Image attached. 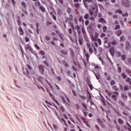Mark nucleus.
Listing matches in <instances>:
<instances>
[{"instance_id": "obj_1", "label": "nucleus", "mask_w": 131, "mask_h": 131, "mask_svg": "<svg viewBox=\"0 0 131 131\" xmlns=\"http://www.w3.org/2000/svg\"><path fill=\"white\" fill-rule=\"evenodd\" d=\"M121 3L126 8H129L130 7V2H129V0H122Z\"/></svg>"}, {"instance_id": "obj_2", "label": "nucleus", "mask_w": 131, "mask_h": 131, "mask_svg": "<svg viewBox=\"0 0 131 131\" xmlns=\"http://www.w3.org/2000/svg\"><path fill=\"white\" fill-rule=\"evenodd\" d=\"M25 49L26 50H28L29 51H30V52H31L32 54H34V55H35V56H37V54L35 53V51H33V49H32L30 45H27L25 47Z\"/></svg>"}, {"instance_id": "obj_3", "label": "nucleus", "mask_w": 131, "mask_h": 131, "mask_svg": "<svg viewBox=\"0 0 131 131\" xmlns=\"http://www.w3.org/2000/svg\"><path fill=\"white\" fill-rule=\"evenodd\" d=\"M113 94H115L114 95H112L111 96L112 99H113V101H117V97H118V95H119V93L117 92H114Z\"/></svg>"}, {"instance_id": "obj_4", "label": "nucleus", "mask_w": 131, "mask_h": 131, "mask_svg": "<svg viewBox=\"0 0 131 131\" xmlns=\"http://www.w3.org/2000/svg\"><path fill=\"white\" fill-rule=\"evenodd\" d=\"M38 69L39 70L40 73L41 74L43 75V73H45V67L42 64H40L38 66Z\"/></svg>"}, {"instance_id": "obj_5", "label": "nucleus", "mask_w": 131, "mask_h": 131, "mask_svg": "<svg viewBox=\"0 0 131 131\" xmlns=\"http://www.w3.org/2000/svg\"><path fill=\"white\" fill-rule=\"evenodd\" d=\"M85 56L87 62H86L85 61H84V64L85 66L86 67V65H88V63H89V61L90 60V54H89V53H85Z\"/></svg>"}, {"instance_id": "obj_6", "label": "nucleus", "mask_w": 131, "mask_h": 131, "mask_svg": "<svg viewBox=\"0 0 131 131\" xmlns=\"http://www.w3.org/2000/svg\"><path fill=\"white\" fill-rule=\"evenodd\" d=\"M61 99L62 100L63 102L64 103H67V102L69 103V98L67 96H61Z\"/></svg>"}, {"instance_id": "obj_7", "label": "nucleus", "mask_w": 131, "mask_h": 131, "mask_svg": "<svg viewBox=\"0 0 131 131\" xmlns=\"http://www.w3.org/2000/svg\"><path fill=\"white\" fill-rule=\"evenodd\" d=\"M104 43H107V47H108V48H111V42H109V39H108V38H104Z\"/></svg>"}, {"instance_id": "obj_8", "label": "nucleus", "mask_w": 131, "mask_h": 131, "mask_svg": "<svg viewBox=\"0 0 131 131\" xmlns=\"http://www.w3.org/2000/svg\"><path fill=\"white\" fill-rule=\"evenodd\" d=\"M92 47L95 52V54H97V49H96V48H98V43H97V42H94L93 45H92Z\"/></svg>"}, {"instance_id": "obj_9", "label": "nucleus", "mask_w": 131, "mask_h": 131, "mask_svg": "<svg viewBox=\"0 0 131 131\" xmlns=\"http://www.w3.org/2000/svg\"><path fill=\"white\" fill-rule=\"evenodd\" d=\"M48 92L49 93V96L51 98H52L53 100V101L54 102H55V103H56L57 104H58V101H57V100H55V97H54V96H53V94L51 93H50V92L49 91H48Z\"/></svg>"}, {"instance_id": "obj_10", "label": "nucleus", "mask_w": 131, "mask_h": 131, "mask_svg": "<svg viewBox=\"0 0 131 131\" xmlns=\"http://www.w3.org/2000/svg\"><path fill=\"white\" fill-rule=\"evenodd\" d=\"M110 53L112 56H114V53H115L114 48L112 47L110 49Z\"/></svg>"}, {"instance_id": "obj_11", "label": "nucleus", "mask_w": 131, "mask_h": 131, "mask_svg": "<svg viewBox=\"0 0 131 131\" xmlns=\"http://www.w3.org/2000/svg\"><path fill=\"white\" fill-rule=\"evenodd\" d=\"M130 49V44L129 43V42L126 41V51H128Z\"/></svg>"}, {"instance_id": "obj_12", "label": "nucleus", "mask_w": 131, "mask_h": 131, "mask_svg": "<svg viewBox=\"0 0 131 131\" xmlns=\"http://www.w3.org/2000/svg\"><path fill=\"white\" fill-rule=\"evenodd\" d=\"M18 31L19 32V35H24V31L23 30V29H22V28H19Z\"/></svg>"}, {"instance_id": "obj_13", "label": "nucleus", "mask_w": 131, "mask_h": 131, "mask_svg": "<svg viewBox=\"0 0 131 131\" xmlns=\"http://www.w3.org/2000/svg\"><path fill=\"white\" fill-rule=\"evenodd\" d=\"M118 104H119L120 106L121 107H125V104L121 100H119L118 102Z\"/></svg>"}, {"instance_id": "obj_14", "label": "nucleus", "mask_w": 131, "mask_h": 131, "mask_svg": "<svg viewBox=\"0 0 131 131\" xmlns=\"http://www.w3.org/2000/svg\"><path fill=\"white\" fill-rule=\"evenodd\" d=\"M123 89H124V91H129V89H130V86L126 85L124 86Z\"/></svg>"}, {"instance_id": "obj_15", "label": "nucleus", "mask_w": 131, "mask_h": 131, "mask_svg": "<svg viewBox=\"0 0 131 131\" xmlns=\"http://www.w3.org/2000/svg\"><path fill=\"white\" fill-rule=\"evenodd\" d=\"M60 53L62 55H68V52L66 50H61Z\"/></svg>"}, {"instance_id": "obj_16", "label": "nucleus", "mask_w": 131, "mask_h": 131, "mask_svg": "<svg viewBox=\"0 0 131 131\" xmlns=\"http://www.w3.org/2000/svg\"><path fill=\"white\" fill-rule=\"evenodd\" d=\"M97 38H98V36H94L93 35L91 37V39L92 40H93V41H96V40H97Z\"/></svg>"}, {"instance_id": "obj_17", "label": "nucleus", "mask_w": 131, "mask_h": 131, "mask_svg": "<svg viewBox=\"0 0 131 131\" xmlns=\"http://www.w3.org/2000/svg\"><path fill=\"white\" fill-rule=\"evenodd\" d=\"M39 9L41 11V12H42L43 13H45V12H46V9L45 8V7H43V6H41L39 7Z\"/></svg>"}, {"instance_id": "obj_18", "label": "nucleus", "mask_w": 131, "mask_h": 131, "mask_svg": "<svg viewBox=\"0 0 131 131\" xmlns=\"http://www.w3.org/2000/svg\"><path fill=\"white\" fill-rule=\"evenodd\" d=\"M112 89L113 90L115 91V92H118V91H119V89H118V88H117V86L115 85L113 86Z\"/></svg>"}, {"instance_id": "obj_19", "label": "nucleus", "mask_w": 131, "mask_h": 131, "mask_svg": "<svg viewBox=\"0 0 131 131\" xmlns=\"http://www.w3.org/2000/svg\"><path fill=\"white\" fill-rule=\"evenodd\" d=\"M24 73L25 74H26L27 75H28L29 74V71L27 69V68H26L25 70H24Z\"/></svg>"}, {"instance_id": "obj_20", "label": "nucleus", "mask_w": 131, "mask_h": 131, "mask_svg": "<svg viewBox=\"0 0 131 131\" xmlns=\"http://www.w3.org/2000/svg\"><path fill=\"white\" fill-rule=\"evenodd\" d=\"M38 79V80H39V81H41V82H42V81H43L44 80H46V79H45L43 77H41V76H39Z\"/></svg>"}, {"instance_id": "obj_21", "label": "nucleus", "mask_w": 131, "mask_h": 131, "mask_svg": "<svg viewBox=\"0 0 131 131\" xmlns=\"http://www.w3.org/2000/svg\"><path fill=\"white\" fill-rule=\"evenodd\" d=\"M97 79H99L101 78V75H100V73H98L97 74L95 73L94 74Z\"/></svg>"}, {"instance_id": "obj_22", "label": "nucleus", "mask_w": 131, "mask_h": 131, "mask_svg": "<svg viewBox=\"0 0 131 131\" xmlns=\"http://www.w3.org/2000/svg\"><path fill=\"white\" fill-rule=\"evenodd\" d=\"M122 61H124L126 59V55L123 54L121 56Z\"/></svg>"}, {"instance_id": "obj_23", "label": "nucleus", "mask_w": 131, "mask_h": 131, "mask_svg": "<svg viewBox=\"0 0 131 131\" xmlns=\"http://www.w3.org/2000/svg\"><path fill=\"white\" fill-rule=\"evenodd\" d=\"M47 26H51V25H55V23L52 21H47Z\"/></svg>"}, {"instance_id": "obj_24", "label": "nucleus", "mask_w": 131, "mask_h": 131, "mask_svg": "<svg viewBox=\"0 0 131 131\" xmlns=\"http://www.w3.org/2000/svg\"><path fill=\"white\" fill-rule=\"evenodd\" d=\"M83 41V39L81 37L79 38V42L80 46H82V42Z\"/></svg>"}, {"instance_id": "obj_25", "label": "nucleus", "mask_w": 131, "mask_h": 131, "mask_svg": "<svg viewBox=\"0 0 131 131\" xmlns=\"http://www.w3.org/2000/svg\"><path fill=\"white\" fill-rule=\"evenodd\" d=\"M116 57H119L121 56V53L118 52V51H116Z\"/></svg>"}, {"instance_id": "obj_26", "label": "nucleus", "mask_w": 131, "mask_h": 131, "mask_svg": "<svg viewBox=\"0 0 131 131\" xmlns=\"http://www.w3.org/2000/svg\"><path fill=\"white\" fill-rule=\"evenodd\" d=\"M121 98L123 99V100H127V96L125 94H122Z\"/></svg>"}, {"instance_id": "obj_27", "label": "nucleus", "mask_w": 131, "mask_h": 131, "mask_svg": "<svg viewBox=\"0 0 131 131\" xmlns=\"http://www.w3.org/2000/svg\"><path fill=\"white\" fill-rule=\"evenodd\" d=\"M121 33H122V31L120 30L117 31V35H118V36H120V35H121Z\"/></svg>"}, {"instance_id": "obj_28", "label": "nucleus", "mask_w": 131, "mask_h": 131, "mask_svg": "<svg viewBox=\"0 0 131 131\" xmlns=\"http://www.w3.org/2000/svg\"><path fill=\"white\" fill-rule=\"evenodd\" d=\"M99 22H102V23H106V20L103 18H101L99 19Z\"/></svg>"}, {"instance_id": "obj_29", "label": "nucleus", "mask_w": 131, "mask_h": 131, "mask_svg": "<svg viewBox=\"0 0 131 131\" xmlns=\"http://www.w3.org/2000/svg\"><path fill=\"white\" fill-rule=\"evenodd\" d=\"M88 49H89L90 54H92L94 53V51L93 50V48H92V47H90Z\"/></svg>"}, {"instance_id": "obj_30", "label": "nucleus", "mask_w": 131, "mask_h": 131, "mask_svg": "<svg viewBox=\"0 0 131 131\" xmlns=\"http://www.w3.org/2000/svg\"><path fill=\"white\" fill-rule=\"evenodd\" d=\"M126 73H127V74L130 75V76L131 77V71L130 70L127 69V70H126Z\"/></svg>"}, {"instance_id": "obj_31", "label": "nucleus", "mask_w": 131, "mask_h": 131, "mask_svg": "<svg viewBox=\"0 0 131 131\" xmlns=\"http://www.w3.org/2000/svg\"><path fill=\"white\" fill-rule=\"evenodd\" d=\"M103 32H104V33L107 32V26H104L103 27Z\"/></svg>"}, {"instance_id": "obj_32", "label": "nucleus", "mask_w": 131, "mask_h": 131, "mask_svg": "<svg viewBox=\"0 0 131 131\" xmlns=\"http://www.w3.org/2000/svg\"><path fill=\"white\" fill-rule=\"evenodd\" d=\"M51 39V37L49 36H45V40H47V41H49Z\"/></svg>"}, {"instance_id": "obj_33", "label": "nucleus", "mask_w": 131, "mask_h": 131, "mask_svg": "<svg viewBox=\"0 0 131 131\" xmlns=\"http://www.w3.org/2000/svg\"><path fill=\"white\" fill-rule=\"evenodd\" d=\"M71 54L72 58H74L75 56V54H74V52L73 51V50H71Z\"/></svg>"}, {"instance_id": "obj_34", "label": "nucleus", "mask_w": 131, "mask_h": 131, "mask_svg": "<svg viewBox=\"0 0 131 131\" xmlns=\"http://www.w3.org/2000/svg\"><path fill=\"white\" fill-rule=\"evenodd\" d=\"M111 43L113 46H116V45H117V41L116 40H114L111 42Z\"/></svg>"}, {"instance_id": "obj_35", "label": "nucleus", "mask_w": 131, "mask_h": 131, "mask_svg": "<svg viewBox=\"0 0 131 131\" xmlns=\"http://www.w3.org/2000/svg\"><path fill=\"white\" fill-rule=\"evenodd\" d=\"M124 40H125V38H124V36H121L120 37V41H124Z\"/></svg>"}, {"instance_id": "obj_36", "label": "nucleus", "mask_w": 131, "mask_h": 131, "mask_svg": "<svg viewBox=\"0 0 131 131\" xmlns=\"http://www.w3.org/2000/svg\"><path fill=\"white\" fill-rule=\"evenodd\" d=\"M122 77H123V78L124 79H125V78H126V77H127V76H126V75L124 73H123L122 74Z\"/></svg>"}, {"instance_id": "obj_37", "label": "nucleus", "mask_w": 131, "mask_h": 131, "mask_svg": "<svg viewBox=\"0 0 131 131\" xmlns=\"http://www.w3.org/2000/svg\"><path fill=\"white\" fill-rule=\"evenodd\" d=\"M39 53H40V54H41V55L42 56H45V55H46V53H45V51H42V50H40V51H39Z\"/></svg>"}, {"instance_id": "obj_38", "label": "nucleus", "mask_w": 131, "mask_h": 131, "mask_svg": "<svg viewBox=\"0 0 131 131\" xmlns=\"http://www.w3.org/2000/svg\"><path fill=\"white\" fill-rule=\"evenodd\" d=\"M118 121L120 124H122V123H123V121H122V120H121L120 118L118 119Z\"/></svg>"}, {"instance_id": "obj_39", "label": "nucleus", "mask_w": 131, "mask_h": 131, "mask_svg": "<svg viewBox=\"0 0 131 131\" xmlns=\"http://www.w3.org/2000/svg\"><path fill=\"white\" fill-rule=\"evenodd\" d=\"M86 46H87L88 49H89L90 48H92L91 45V43H90V42H87Z\"/></svg>"}, {"instance_id": "obj_40", "label": "nucleus", "mask_w": 131, "mask_h": 131, "mask_svg": "<svg viewBox=\"0 0 131 131\" xmlns=\"http://www.w3.org/2000/svg\"><path fill=\"white\" fill-rule=\"evenodd\" d=\"M43 63H44V64H45V65H46V66H47V67H49V66H50V64H49V63H48V61L44 60Z\"/></svg>"}, {"instance_id": "obj_41", "label": "nucleus", "mask_w": 131, "mask_h": 131, "mask_svg": "<svg viewBox=\"0 0 131 131\" xmlns=\"http://www.w3.org/2000/svg\"><path fill=\"white\" fill-rule=\"evenodd\" d=\"M95 69H96V70H99V69H101V67L99 66H95Z\"/></svg>"}, {"instance_id": "obj_42", "label": "nucleus", "mask_w": 131, "mask_h": 131, "mask_svg": "<svg viewBox=\"0 0 131 131\" xmlns=\"http://www.w3.org/2000/svg\"><path fill=\"white\" fill-rule=\"evenodd\" d=\"M96 40L98 42L99 46H101V45H102V42L101 41V39H97Z\"/></svg>"}, {"instance_id": "obj_43", "label": "nucleus", "mask_w": 131, "mask_h": 131, "mask_svg": "<svg viewBox=\"0 0 131 131\" xmlns=\"http://www.w3.org/2000/svg\"><path fill=\"white\" fill-rule=\"evenodd\" d=\"M74 7H76L77 9H78V8L79 7V3L75 4Z\"/></svg>"}, {"instance_id": "obj_44", "label": "nucleus", "mask_w": 131, "mask_h": 131, "mask_svg": "<svg viewBox=\"0 0 131 131\" xmlns=\"http://www.w3.org/2000/svg\"><path fill=\"white\" fill-rule=\"evenodd\" d=\"M75 29L77 30V31H78V30H79L80 29V26H75Z\"/></svg>"}, {"instance_id": "obj_45", "label": "nucleus", "mask_w": 131, "mask_h": 131, "mask_svg": "<svg viewBox=\"0 0 131 131\" xmlns=\"http://www.w3.org/2000/svg\"><path fill=\"white\" fill-rule=\"evenodd\" d=\"M74 96H75V97H76V96H77V94H76V92H75V91H74V90H73L72 91Z\"/></svg>"}, {"instance_id": "obj_46", "label": "nucleus", "mask_w": 131, "mask_h": 131, "mask_svg": "<svg viewBox=\"0 0 131 131\" xmlns=\"http://www.w3.org/2000/svg\"><path fill=\"white\" fill-rule=\"evenodd\" d=\"M89 17H90V15H89V14H86L84 16V19H89Z\"/></svg>"}, {"instance_id": "obj_47", "label": "nucleus", "mask_w": 131, "mask_h": 131, "mask_svg": "<svg viewBox=\"0 0 131 131\" xmlns=\"http://www.w3.org/2000/svg\"><path fill=\"white\" fill-rule=\"evenodd\" d=\"M89 13L90 16H93V15L94 14V11H92L91 10H89Z\"/></svg>"}, {"instance_id": "obj_48", "label": "nucleus", "mask_w": 131, "mask_h": 131, "mask_svg": "<svg viewBox=\"0 0 131 131\" xmlns=\"http://www.w3.org/2000/svg\"><path fill=\"white\" fill-rule=\"evenodd\" d=\"M122 17H127L128 16V13H125L122 15Z\"/></svg>"}, {"instance_id": "obj_49", "label": "nucleus", "mask_w": 131, "mask_h": 131, "mask_svg": "<svg viewBox=\"0 0 131 131\" xmlns=\"http://www.w3.org/2000/svg\"><path fill=\"white\" fill-rule=\"evenodd\" d=\"M63 63L64 64L65 67H68L69 66L68 63H67L66 61H63Z\"/></svg>"}, {"instance_id": "obj_50", "label": "nucleus", "mask_w": 131, "mask_h": 131, "mask_svg": "<svg viewBox=\"0 0 131 131\" xmlns=\"http://www.w3.org/2000/svg\"><path fill=\"white\" fill-rule=\"evenodd\" d=\"M67 12H68L69 14H70V13H71V8H68L67 9Z\"/></svg>"}, {"instance_id": "obj_51", "label": "nucleus", "mask_w": 131, "mask_h": 131, "mask_svg": "<svg viewBox=\"0 0 131 131\" xmlns=\"http://www.w3.org/2000/svg\"><path fill=\"white\" fill-rule=\"evenodd\" d=\"M21 5L24 8H26V3L25 2H21Z\"/></svg>"}, {"instance_id": "obj_52", "label": "nucleus", "mask_w": 131, "mask_h": 131, "mask_svg": "<svg viewBox=\"0 0 131 131\" xmlns=\"http://www.w3.org/2000/svg\"><path fill=\"white\" fill-rule=\"evenodd\" d=\"M27 66L28 69H29V70H32V67H31V66H30V65L27 64Z\"/></svg>"}, {"instance_id": "obj_53", "label": "nucleus", "mask_w": 131, "mask_h": 131, "mask_svg": "<svg viewBox=\"0 0 131 131\" xmlns=\"http://www.w3.org/2000/svg\"><path fill=\"white\" fill-rule=\"evenodd\" d=\"M35 47L37 50H40V48H39V46H37V44L35 45Z\"/></svg>"}, {"instance_id": "obj_54", "label": "nucleus", "mask_w": 131, "mask_h": 131, "mask_svg": "<svg viewBox=\"0 0 131 131\" xmlns=\"http://www.w3.org/2000/svg\"><path fill=\"white\" fill-rule=\"evenodd\" d=\"M98 8V6L97 5H95L94 7H92V10H96Z\"/></svg>"}, {"instance_id": "obj_55", "label": "nucleus", "mask_w": 131, "mask_h": 131, "mask_svg": "<svg viewBox=\"0 0 131 131\" xmlns=\"http://www.w3.org/2000/svg\"><path fill=\"white\" fill-rule=\"evenodd\" d=\"M116 13H119V14H122V11L120 10H118L116 11Z\"/></svg>"}, {"instance_id": "obj_56", "label": "nucleus", "mask_w": 131, "mask_h": 131, "mask_svg": "<svg viewBox=\"0 0 131 131\" xmlns=\"http://www.w3.org/2000/svg\"><path fill=\"white\" fill-rule=\"evenodd\" d=\"M68 32L70 34H72V29H69Z\"/></svg>"}, {"instance_id": "obj_57", "label": "nucleus", "mask_w": 131, "mask_h": 131, "mask_svg": "<svg viewBox=\"0 0 131 131\" xmlns=\"http://www.w3.org/2000/svg\"><path fill=\"white\" fill-rule=\"evenodd\" d=\"M113 84H115V81L114 80H112L111 81V85H113Z\"/></svg>"}, {"instance_id": "obj_58", "label": "nucleus", "mask_w": 131, "mask_h": 131, "mask_svg": "<svg viewBox=\"0 0 131 131\" xmlns=\"http://www.w3.org/2000/svg\"><path fill=\"white\" fill-rule=\"evenodd\" d=\"M130 81H131V80H130V78H129V77L127 78L126 79V81L127 82H129Z\"/></svg>"}, {"instance_id": "obj_59", "label": "nucleus", "mask_w": 131, "mask_h": 131, "mask_svg": "<svg viewBox=\"0 0 131 131\" xmlns=\"http://www.w3.org/2000/svg\"><path fill=\"white\" fill-rule=\"evenodd\" d=\"M120 90H121V91H123L124 89H123V86H122V85L120 84Z\"/></svg>"}, {"instance_id": "obj_60", "label": "nucleus", "mask_w": 131, "mask_h": 131, "mask_svg": "<svg viewBox=\"0 0 131 131\" xmlns=\"http://www.w3.org/2000/svg\"><path fill=\"white\" fill-rule=\"evenodd\" d=\"M120 28V25H117L116 26L115 30H117V29H119Z\"/></svg>"}, {"instance_id": "obj_61", "label": "nucleus", "mask_w": 131, "mask_h": 131, "mask_svg": "<svg viewBox=\"0 0 131 131\" xmlns=\"http://www.w3.org/2000/svg\"><path fill=\"white\" fill-rule=\"evenodd\" d=\"M95 127L97 128V130H100V127L98 125H95Z\"/></svg>"}, {"instance_id": "obj_62", "label": "nucleus", "mask_w": 131, "mask_h": 131, "mask_svg": "<svg viewBox=\"0 0 131 131\" xmlns=\"http://www.w3.org/2000/svg\"><path fill=\"white\" fill-rule=\"evenodd\" d=\"M25 40H26V42H28V41H29V40H30L29 38L26 37Z\"/></svg>"}, {"instance_id": "obj_63", "label": "nucleus", "mask_w": 131, "mask_h": 131, "mask_svg": "<svg viewBox=\"0 0 131 131\" xmlns=\"http://www.w3.org/2000/svg\"><path fill=\"white\" fill-rule=\"evenodd\" d=\"M84 123L87 126H89L90 127V124L88 123V121H85Z\"/></svg>"}, {"instance_id": "obj_64", "label": "nucleus", "mask_w": 131, "mask_h": 131, "mask_svg": "<svg viewBox=\"0 0 131 131\" xmlns=\"http://www.w3.org/2000/svg\"><path fill=\"white\" fill-rule=\"evenodd\" d=\"M128 61L129 64H131V58L128 59Z\"/></svg>"}]
</instances>
